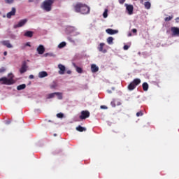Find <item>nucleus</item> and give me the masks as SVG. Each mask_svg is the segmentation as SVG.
I'll return each mask as SVG.
<instances>
[{
	"instance_id": "nucleus-1",
	"label": "nucleus",
	"mask_w": 179,
	"mask_h": 179,
	"mask_svg": "<svg viewBox=\"0 0 179 179\" xmlns=\"http://www.w3.org/2000/svg\"><path fill=\"white\" fill-rule=\"evenodd\" d=\"M73 8L75 12L77 13H81V15H87L90 13V7L87 6L85 3L78 2L73 6Z\"/></svg>"
},
{
	"instance_id": "nucleus-2",
	"label": "nucleus",
	"mask_w": 179,
	"mask_h": 179,
	"mask_svg": "<svg viewBox=\"0 0 179 179\" xmlns=\"http://www.w3.org/2000/svg\"><path fill=\"white\" fill-rule=\"evenodd\" d=\"M8 78L6 77H3L0 78V83L1 85H13V83H15V80H13V78H15V76H13V73H8Z\"/></svg>"
},
{
	"instance_id": "nucleus-3",
	"label": "nucleus",
	"mask_w": 179,
	"mask_h": 179,
	"mask_svg": "<svg viewBox=\"0 0 179 179\" xmlns=\"http://www.w3.org/2000/svg\"><path fill=\"white\" fill-rule=\"evenodd\" d=\"M52 3H54V0H45L43 2L41 8L45 12H51Z\"/></svg>"
},
{
	"instance_id": "nucleus-4",
	"label": "nucleus",
	"mask_w": 179,
	"mask_h": 179,
	"mask_svg": "<svg viewBox=\"0 0 179 179\" xmlns=\"http://www.w3.org/2000/svg\"><path fill=\"white\" fill-rule=\"evenodd\" d=\"M138 85H141V79L135 78L131 83H129L127 89L130 91L134 90V89H136V86Z\"/></svg>"
},
{
	"instance_id": "nucleus-5",
	"label": "nucleus",
	"mask_w": 179,
	"mask_h": 179,
	"mask_svg": "<svg viewBox=\"0 0 179 179\" xmlns=\"http://www.w3.org/2000/svg\"><path fill=\"white\" fill-rule=\"evenodd\" d=\"M89 117H90V112H89V110H82L79 118L80 120H86V118H89Z\"/></svg>"
},
{
	"instance_id": "nucleus-6",
	"label": "nucleus",
	"mask_w": 179,
	"mask_h": 179,
	"mask_svg": "<svg viewBox=\"0 0 179 179\" xmlns=\"http://www.w3.org/2000/svg\"><path fill=\"white\" fill-rule=\"evenodd\" d=\"M27 68H29V66H27V62L24 61L22 64L21 68L20 69V73L23 74L24 72H27Z\"/></svg>"
},
{
	"instance_id": "nucleus-7",
	"label": "nucleus",
	"mask_w": 179,
	"mask_h": 179,
	"mask_svg": "<svg viewBox=\"0 0 179 179\" xmlns=\"http://www.w3.org/2000/svg\"><path fill=\"white\" fill-rule=\"evenodd\" d=\"M126 10H127L128 15H134V6L131 4H125Z\"/></svg>"
},
{
	"instance_id": "nucleus-8",
	"label": "nucleus",
	"mask_w": 179,
	"mask_h": 179,
	"mask_svg": "<svg viewBox=\"0 0 179 179\" xmlns=\"http://www.w3.org/2000/svg\"><path fill=\"white\" fill-rule=\"evenodd\" d=\"M25 23H27V19H24V20H20L18 24H15L13 26L14 29H17L19 27H23V25L25 24Z\"/></svg>"
},
{
	"instance_id": "nucleus-9",
	"label": "nucleus",
	"mask_w": 179,
	"mask_h": 179,
	"mask_svg": "<svg viewBox=\"0 0 179 179\" xmlns=\"http://www.w3.org/2000/svg\"><path fill=\"white\" fill-rule=\"evenodd\" d=\"M1 44L2 45H4L5 47H7V48H13V45L10 43V41L6 40V41H2L1 42Z\"/></svg>"
},
{
	"instance_id": "nucleus-10",
	"label": "nucleus",
	"mask_w": 179,
	"mask_h": 179,
	"mask_svg": "<svg viewBox=\"0 0 179 179\" xmlns=\"http://www.w3.org/2000/svg\"><path fill=\"white\" fill-rule=\"evenodd\" d=\"M16 15V8L15 7H13L11 8V11L7 13L6 16L8 19H10L12 16H15Z\"/></svg>"
},
{
	"instance_id": "nucleus-11",
	"label": "nucleus",
	"mask_w": 179,
	"mask_h": 179,
	"mask_svg": "<svg viewBox=\"0 0 179 179\" xmlns=\"http://www.w3.org/2000/svg\"><path fill=\"white\" fill-rule=\"evenodd\" d=\"M36 51H38V53L40 55H43V53L45 52V48H44V45H40L37 48Z\"/></svg>"
},
{
	"instance_id": "nucleus-12",
	"label": "nucleus",
	"mask_w": 179,
	"mask_h": 179,
	"mask_svg": "<svg viewBox=\"0 0 179 179\" xmlns=\"http://www.w3.org/2000/svg\"><path fill=\"white\" fill-rule=\"evenodd\" d=\"M104 43H101L99 46H98V50L100 52H103V54H106V52H107V50L106 49H103L104 48Z\"/></svg>"
},
{
	"instance_id": "nucleus-13",
	"label": "nucleus",
	"mask_w": 179,
	"mask_h": 179,
	"mask_svg": "<svg viewBox=\"0 0 179 179\" xmlns=\"http://www.w3.org/2000/svg\"><path fill=\"white\" fill-rule=\"evenodd\" d=\"M171 31L173 36H179V28L176 27H172Z\"/></svg>"
},
{
	"instance_id": "nucleus-14",
	"label": "nucleus",
	"mask_w": 179,
	"mask_h": 179,
	"mask_svg": "<svg viewBox=\"0 0 179 179\" xmlns=\"http://www.w3.org/2000/svg\"><path fill=\"white\" fill-rule=\"evenodd\" d=\"M58 68L59 69V75H64V73H65V71H66L65 66H64L62 64H59Z\"/></svg>"
},
{
	"instance_id": "nucleus-15",
	"label": "nucleus",
	"mask_w": 179,
	"mask_h": 179,
	"mask_svg": "<svg viewBox=\"0 0 179 179\" xmlns=\"http://www.w3.org/2000/svg\"><path fill=\"white\" fill-rule=\"evenodd\" d=\"M106 31L108 34H110V36H113V34H117V33H118V30H114L113 29H107Z\"/></svg>"
},
{
	"instance_id": "nucleus-16",
	"label": "nucleus",
	"mask_w": 179,
	"mask_h": 179,
	"mask_svg": "<svg viewBox=\"0 0 179 179\" xmlns=\"http://www.w3.org/2000/svg\"><path fill=\"white\" fill-rule=\"evenodd\" d=\"M91 71L93 73H95L96 72H99V66H97L96 64H92Z\"/></svg>"
},
{
	"instance_id": "nucleus-17",
	"label": "nucleus",
	"mask_w": 179,
	"mask_h": 179,
	"mask_svg": "<svg viewBox=\"0 0 179 179\" xmlns=\"http://www.w3.org/2000/svg\"><path fill=\"white\" fill-rule=\"evenodd\" d=\"M76 131H78V132H85L87 131V129L85 127H83L80 125L78 126L76 128Z\"/></svg>"
},
{
	"instance_id": "nucleus-18",
	"label": "nucleus",
	"mask_w": 179,
	"mask_h": 179,
	"mask_svg": "<svg viewBox=\"0 0 179 179\" xmlns=\"http://www.w3.org/2000/svg\"><path fill=\"white\" fill-rule=\"evenodd\" d=\"M33 34H34V32H33V31H27L24 33V36L25 37L31 38V37H33Z\"/></svg>"
},
{
	"instance_id": "nucleus-19",
	"label": "nucleus",
	"mask_w": 179,
	"mask_h": 179,
	"mask_svg": "<svg viewBox=\"0 0 179 179\" xmlns=\"http://www.w3.org/2000/svg\"><path fill=\"white\" fill-rule=\"evenodd\" d=\"M46 76H48V73H47V71H41L38 74V77L41 78H45Z\"/></svg>"
},
{
	"instance_id": "nucleus-20",
	"label": "nucleus",
	"mask_w": 179,
	"mask_h": 179,
	"mask_svg": "<svg viewBox=\"0 0 179 179\" xmlns=\"http://www.w3.org/2000/svg\"><path fill=\"white\" fill-rule=\"evenodd\" d=\"M143 90L144 92H148V90H149V84H148V83H143Z\"/></svg>"
},
{
	"instance_id": "nucleus-21",
	"label": "nucleus",
	"mask_w": 179,
	"mask_h": 179,
	"mask_svg": "<svg viewBox=\"0 0 179 179\" xmlns=\"http://www.w3.org/2000/svg\"><path fill=\"white\" fill-rule=\"evenodd\" d=\"M26 89V84H22L17 87V90H23Z\"/></svg>"
},
{
	"instance_id": "nucleus-22",
	"label": "nucleus",
	"mask_w": 179,
	"mask_h": 179,
	"mask_svg": "<svg viewBox=\"0 0 179 179\" xmlns=\"http://www.w3.org/2000/svg\"><path fill=\"white\" fill-rule=\"evenodd\" d=\"M75 68L76 70V72H78V73H83V69L76 65H75Z\"/></svg>"
},
{
	"instance_id": "nucleus-23",
	"label": "nucleus",
	"mask_w": 179,
	"mask_h": 179,
	"mask_svg": "<svg viewBox=\"0 0 179 179\" xmlns=\"http://www.w3.org/2000/svg\"><path fill=\"white\" fill-rule=\"evenodd\" d=\"M113 41H114V38H113V36H110V37H108V38H107V43H108V44H109V45L113 44Z\"/></svg>"
},
{
	"instance_id": "nucleus-24",
	"label": "nucleus",
	"mask_w": 179,
	"mask_h": 179,
	"mask_svg": "<svg viewBox=\"0 0 179 179\" xmlns=\"http://www.w3.org/2000/svg\"><path fill=\"white\" fill-rule=\"evenodd\" d=\"M144 6H145V9H150V6H152V4L149 1H146L144 3Z\"/></svg>"
},
{
	"instance_id": "nucleus-25",
	"label": "nucleus",
	"mask_w": 179,
	"mask_h": 179,
	"mask_svg": "<svg viewBox=\"0 0 179 179\" xmlns=\"http://www.w3.org/2000/svg\"><path fill=\"white\" fill-rule=\"evenodd\" d=\"M66 45V43L62 42L58 45V48H64Z\"/></svg>"
},
{
	"instance_id": "nucleus-26",
	"label": "nucleus",
	"mask_w": 179,
	"mask_h": 179,
	"mask_svg": "<svg viewBox=\"0 0 179 179\" xmlns=\"http://www.w3.org/2000/svg\"><path fill=\"white\" fill-rule=\"evenodd\" d=\"M57 92L49 94L48 96V99H53V97H55L57 96Z\"/></svg>"
},
{
	"instance_id": "nucleus-27",
	"label": "nucleus",
	"mask_w": 179,
	"mask_h": 179,
	"mask_svg": "<svg viewBox=\"0 0 179 179\" xmlns=\"http://www.w3.org/2000/svg\"><path fill=\"white\" fill-rule=\"evenodd\" d=\"M55 94L57 96L59 100H62V93L56 92Z\"/></svg>"
},
{
	"instance_id": "nucleus-28",
	"label": "nucleus",
	"mask_w": 179,
	"mask_h": 179,
	"mask_svg": "<svg viewBox=\"0 0 179 179\" xmlns=\"http://www.w3.org/2000/svg\"><path fill=\"white\" fill-rule=\"evenodd\" d=\"M108 10L107 9H106L103 13V16L105 19H106V17H107V16H108Z\"/></svg>"
},
{
	"instance_id": "nucleus-29",
	"label": "nucleus",
	"mask_w": 179,
	"mask_h": 179,
	"mask_svg": "<svg viewBox=\"0 0 179 179\" xmlns=\"http://www.w3.org/2000/svg\"><path fill=\"white\" fill-rule=\"evenodd\" d=\"M172 19H173V16H169V17H165L164 20L165 22H170V20H171Z\"/></svg>"
},
{
	"instance_id": "nucleus-30",
	"label": "nucleus",
	"mask_w": 179,
	"mask_h": 179,
	"mask_svg": "<svg viewBox=\"0 0 179 179\" xmlns=\"http://www.w3.org/2000/svg\"><path fill=\"white\" fill-rule=\"evenodd\" d=\"M57 118H64V115L63 113H57Z\"/></svg>"
},
{
	"instance_id": "nucleus-31",
	"label": "nucleus",
	"mask_w": 179,
	"mask_h": 179,
	"mask_svg": "<svg viewBox=\"0 0 179 179\" xmlns=\"http://www.w3.org/2000/svg\"><path fill=\"white\" fill-rule=\"evenodd\" d=\"M142 115H143V113H142V111L136 113V117H141Z\"/></svg>"
},
{
	"instance_id": "nucleus-32",
	"label": "nucleus",
	"mask_w": 179,
	"mask_h": 179,
	"mask_svg": "<svg viewBox=\"0 0 179 179\" xmlns=\"http://www.w3.org/2000/svg\"><path fill=\"white\" fill-rule=\"evenodd\" d=\"M6 3H13L15 0H4Z\"/></svg>"
},
{
	"instance_id": "nucleus-33",
	"label": "nucleus",
	"mask_w": 179,
	"mask_h": 179,
	"mask_svg": "<svg viewBox=\"0 0 179 179\" xmlns=\"http://www.w3.org/2000/svg\"><path fill=\"white\" fill-rule=\"evenodd\" d=\"M68 40H69V41H70L71 43H75V41H74L73 39H72L71 37H69V38H68Z\"/></svg>"
},
{
	"instance_id": "nucleus-34",
	"label": "nucleus",
	"mask_w": 179,
	"mask_h": 179,
	"mask_svg": "<svg viewBox=\"0 0 179 179\" xmlns=\"http://www.w3.org/2000/svg\"><path fill=\"white\" fill-rule=\"evenodd\" d=\"M124 50H128V48H129V46H128V45H125L124 47H123Z\"/></svg>"
},
{
	"instance_id": "nucleus-35",
	"label": "nucleus",
	"mask_w": 179,
	"mask_h": 179,
	"mask_svg": "<svg viewBox=\"0 0 179 179\" xmlns=\"http://www.w3.org/2000/svg\"><path fill=\"white\" fill-rule=\"evenodd\" d=\"M124 2H125V0H119V3H120V5H122Z\"/></svg>"
},
{
	"instance_id": "nucleus-36",
	"label": "nucleus",
	"mask_w": 179,
	"mask_h": 179,
	"mask_svg": "<svg viewBox=\"0 0 179 179\" xmlns=\"http://www.w3.org/2000/svg\"><path fill=\"white\" fill-rule=\"evenodd\" d=\"M51 89H55L57 87V85H50Z\"/></svg>"
},
{
	"instance_id": "nucleus-37",
	"label": "nucleus",
	"mask_w": 179,
	"mask_h": 179,
	"mask_svg": "<svg viewBox=\"0 0 179 179\" xmlns=\"http://www.w3.org/2000/svg\"><path fill=\"white\" fill-rule=\"evenodd\" d=\"M101 108H102V110H107V106H101Z\"/></svg>"
},
{
	"instance_id": "nucleus-38",
	"label": "nucleus",
	"mask_w": 179,
	"mask_h": 179,
	"mask_svg": "<svg viewBox=\"0 0 179 179\" xmlns=\"http://www.w3.org/2000/svg\"><path fill=\"white\" fill-rule=\"evenodd\" d=\"M25 45H26L27 47H31V45H30V42H27V43L25 44Z\"/></svg>"
},
{
	"instance_id": "nucleus-39",
	"label": "nucleus",
	"mask_w": 179,
	"mask_h": 179,
	"mask_svg": "<svg viewBox=\"0 0 179 179\" xmlns=\"http://www.w3.org/2000/svg\"><path fill=\"white\" fill-rule=\"evenodd\" d=\"M131 31L132 33H137L138 30L136 29H133Z\"/></svg>"
},
{
	"instance_id": "nucleus-40",
	"label": "nucleus",
	"mask_w": 179,
	"mask_h": 179,
	"mask_svg": "<svg viewBox=\"0 0 179 179\" xmlns=\"http://www.w3.org/2000/svg\"><path fill=\"white\" fill-rule=\"evenodd\" d=\"M2 72H5V69L3 68L0 69V73H2Z\"/></svg>"
},
{
	"instance_id": "nucleus-41",
	"label": "nucleus",
	"mask_w": 179,
	"mask_h": 179,
	"mask_svg": "<svg viewBox=\"0 0 179 179\" xmlns=\"http://www.w3.org/2000/svg\"><path fill=\"white\" fill-rule=\"evenodd\" d=\"M30 79H34V76L30 75L29 77Z\"/></svg>"
},
{
	"instance_id": "nucleus-42",
	"label": "nucleus",
	"mask_w": 179,
	"mask_h": 179,
	"mask_svg": "<svg viewBox=\"0 0 179 179\" xmlns=\"http://www.w3.org/2000/svg\"><path fill=\"white\" fill-rule=\"evenodd\" d=\"M3 55H5V56L8 55V52L5 51V52H3Z\"/></svg>"
},
{
	"instance_id": "nucleus-43",
	"label": "nucleus",
	"mask_w": 179,
	"mask_h": 179,
	"mask_svg": "<svg viewBox=\"0 0 179 179\" xmlns=\"http://www.w3.org/2000/svg\"><path fill=\"white\" fill-rule=\"evenodd\" d=\"M28 2H34V0H29Z\"/></svg>"
},
{
	"instance_id": "nucleus-44",
	"label": "nucleus",
	"mask_w": 179,
	"mask_h": 179,
	"mask_svg": "<svg viewBox=\"0 0 179 179\" xmlns=\"http://www.w3.org/2000/svg\"><path fill=\"white\" fill-rule=\"evenodd\" d=\"M132 36V34H129V37H131Z\"/></svg>"
},
{
	"instance_id": "nucleus-45",
	"label": "nucleus",
	"mask_w": 179,
	"mask_h": 179,
	"mask_svg": "<svg viewBox=\"0 0 179 179\" xmlns=\"http://www.w3.org/2000/svg\"><path fill=\"white\" fill-rule=\"evenodd\" d=\"M67 73H69V74L71 73V71H69L67 72Z\"/></svg>"
},
{
	"instance_id": "nucleus-46",
	"label": "nucleus",
	"mask_w": 179,
	"mask_h": 179,
	"mask_svg": "<svg viewBox=\"0 0 179 179\" xmlns=\"http://www.w3.org/2000/svg\"><path fill=\"white\" fill-rule=\"evenodd\" d=\"M47 55H48V53H46V54L45 55V57H47Z\"/></svg>"
},
{
	"instance_id": "nucleus-47",
	"label": "nucleus",
	"mask_w": 179,
	"mask_h": 179,
	"mask_svg": "<svg viewBox=\"0 0 179 179\" xmlns=\"http://www.w3.org/2000/svg\"><path fill=\"white\" fill-rule=\"evenodd\" d=\"M6 124H10V122H7Z\"/></svg>"
},
{
	"instance_id": "nucleus-48",
	"label": "nucleus",
	"mask_w": 179,
	"mask_h": 179,
	"mask_svg": "<svg viewBox=\"0 0 179 179\" xmlns=\"http://www.w3.org/2000/svg\"><path fill=\"white\" fill-rule=\"evenodd\" d=\"M49 122H51V120H49Z\"/></svg>"
},
{
	"instance_id": "nucleus-49",
	"label": "nucleus",
	"mask_w": 179,
	"mask_h": 179,
	"mask_svg": "<svg viewBox=\"0 0 179 179\" xmlns=\"http://www.w3.org/2000/svg\"><path fill=\"white\" fill-rule=\"evenodd\" d=\"M134 1H137V0H134Z\"/></svg>"
}]
</instances>
